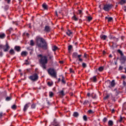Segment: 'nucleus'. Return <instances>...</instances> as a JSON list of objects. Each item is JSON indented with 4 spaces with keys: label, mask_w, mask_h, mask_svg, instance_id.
<instances>
[{
    "label": "nucleus",
    "mask_w": 126,
    "mask_h": 126,
    "mask_svg": "<svg viewBox=\"0 0 126 126\" xmlns=\"http://www.w3.org/2000/svg\"><path fill=\"white\" fill-rule=\"evenodd\" d=\"M111 112L113 114H114V113H115V109H112Z\"/></svg>",
    "instance_id": "nucleus-57"
},
{
    "label": "nucleus",
    "mask_w": 126,
    "mask_h": 126,
    "mask_svg": "<svg viewBox=\"0 0 126 126\" xmlns=\"http://www.w3.org/2000/svg\"><path fill=\"white\" fill-rule=\"evenodd\" d=\"M47 71L50 76L54 77V78H57V71H56L55 69L50 68L48 69Z\"/></svg>",
    "instance_id": "nucleus-3"
},
{
    "label": "nucleus",
    "mask_w": 126,
    "mask_h": 126,
    "mask_svg": "<svg viewBox=\"0 0 126 126\" xmlns=\"http://www.w3.org/2000/svg\"><path fill=\"white\" fill-rule=\"evenodd\" d=\"M123 9H124V10L125 12H126V6H125L124 7Z\"/></svg>",
    "instance_id": "nucleus-55"
},
{
    "label": "nucleus",
    "mask_w": 126,
    "mask_h": 126,
    "mask_svg": "<svg viewBox=\"0 0 126 126\" xmlns=\"http://www.w3.org/2000/svg\"><path fill=\"white\" fill-rule=\"evenodd\" d=\"M0 49H3L4 52H8L9 49H10V46L8 45V42H6L5 45L0 44Z\"/></svg>",
    "instance_id": "nucleus-4"
},
{
    "label": "nucleus",
    "mask_w": 126,
    "mask_h": 126,
    "mask_svg": "<svg viewBox=\"0 0 126 126\" xmlns=\"http://www.w3.org/2000/svg\"><path fill=\"white\" fill-rule=\"evenodd\" d=\"M74 117H75V118H77L79 116V114L78 113V112H74L73 114Z\"/></svg>",
    "instance_id": "nucleus-27"
},
{
    "label": "nucleus",
    "mask_w": 126,
    "mask_h": 126,
    "mask_svg": "<svg viewBox=\"0 0 126 126\" xmlns=\"http://www.w3.org/2000/svg\"><path fill=\"white\" fill-rule=\"evenodd\" d=\"M120 61H122V63H125V62L126 61V57L123 55H121V58H120Z\"/></svg>",
    "instance_id": "nucleus-8"
},
{
    "label": "nucleus",
    "mask_w": 126,
    "mask_h": 126,
    "mask_svg": "<svg viewBox=\"0 0 126 126\" xmlns=\"http://www.w3.org/2000/svg\"><path fill=\"white\" fill-rule=\"evenodd\" d=\"M59 95H61V96H64V92L63 91H61L59 92Z\"/></svg>",
    "instance_id": "nucleus-20"
},
{
    "label": "nucleus",
    "mask_w": 126,
    "mask_h": 126,
    "mask_svg": "<svg viewBox=\"0 0 126 126\" xmlns=\"http://www.w3.org/2000/svg\"><path fill=\"white\" fill-rule=\"evenodd\" d=\"M83 118L84 121H85L86 122L87 121V116H86V115H84Z\"/></svg>",
    "instance_id": "nucleus-38"
},
{
    "label": "nucleus",
    "mask_w": 126,
    "mask_h": 126,
    "mask_svg": "<svg viewBox=\"0 0 126 126\" xmlns=\"http://www.w3.org/2000/svg\"><path fill=\"white\" fill-rule=\"evenodd\" d=\"M78 11L79 14H82V11L81 10H79Z\"/></svg>",
    "instance_id": "nucleus-48"
},
{
    "label": "nucleus",
    "mask_w": 126,
    "mask_h": 126,
    "mask_svg": "<svg viewBox=\"0 0 126 126\" xmlns=\"http://www.w3.org/2000/svg\"><path fill=\"white\" fill-rule=\"evenodd\" d=\"M28 108H29V103L26 104L24 106L23 111L24 112H26L27 111V109H28Z\"/></svg>",
    "instance_id": "nucleus-10"
},
{
    "label": "nucleus",
    "mask_w": 126,
    "mask_h": 126,
    "mask_svg": "<svg viewBox=\"0 0 126 126\" xmlns=\"http://www.w3.org/2000/svg\"><path fill=\"white\" fill-rule=\"evenodd\" d=\"M45 32H50L51 31V27L49 26H46L44 28Z\"/></svg>",
    "instance_id": "nucleus-9"
},
{
    "label": "nucleus",
    "mask_w": 126,
    "mask_h": 126,
    "mask_svg": "<svg viewBox=\"0 0 126 126\" xmlns=\"http://www.w3.org/2000/svg\"><path fill=\"white\" fill-rule=\"evenodd\" d=\"M107 121H108V119H107V118H104L103 119V123H106L107 122Z\"/></svg>",
    "instance_id": "nucleus-42"
},
{
    "label": "nucleus",
    "mask_w": 126,
    "mask_h": 126,
    "mask_svg": "<svg viewBox=\"0 0 126 126\" xmlns=\"http://www.w3.org/2000/svg\"><path fill=\"white\" fill-rule=\"evenodd\" d=\"M109 98H110V94H107L104 97V100H107V99H109Z\"/></svg>",
    "instance_id": "nucleus-35"
},
{
    "label": "nucleus",
    "mask_w": 126,
    "mask_h": 126,
    "mask_svg": "<svg viewBox=\"0 0 126 126\" xmlns=\"http://www.w3.org/2000/svg\"><path fill=\"white\" fill-rule=\"evenodd\" d=\"M87 96H88V97H89V96H90V93H88L87 94Z\"/></svg>",
    "instance_id": "nucleus-58"
},
{
    "label": "nucleus",
    "mask_w": 126,
    "mask_h": 126,
    "mask_svg": "<svg viewBox=\"0 0 126 126\" xmlns=\"http://www.w3.org/2000/svg\"><path fill=\"white\" fill-rule=\"evenodd\" d=\"M31 46H33L35 44L34 43V41L33 40H31L30 42V44Z\"/></svg>",
    "instance_id": "nucleus-30"
},
{
    "label": "nucleus",
    "mask_w": 126,
    "mask_h": 126,
    "mask_svg": "<svg viewBox=\"0 0 126 126\" xmlns=\"http://www.w3.org/2000/svg\"><path fill=\"white\" fill-rule=\"evenodd\" d=\"M60 63H63V61H60Z\"/></svg>",
    "instance_id": "nucleus-59"
},
{
    "label": "nucleus",
    "mask_w": 126,
    "mask_h": 126,
    "mask_svg": "<svg viewBox=\"0 0 126 126\" xmlns=\"http://www.w3.org/2000/svg\"><path fill=\"white\" fill-rule=\"evenodd\" d=\"M100 38L101 39V40H106L108 37L107 35H105L104 34H102L100 36Z\"/></svg>",
    "instance_id": "nucleus-13"
},
{
    "label": "nucleus",
    "mask_w": 126,
    "mask_h": 126,
    "mask_svg": "<svg viewBox=\"0 0 126 126\" xmlns=\"http://www.w3.org/2000/svg\"><path fill=\"white\" fill-rule=\"evenodd\" d=\"M57 50H58V47H57L56 46H54L52 48V51H53L54 52H56Z\"/></svg>",
    "instance_id": "nucleus-28"
},
{
    "label": "nucleus",
    "mask_w": 126,
    "mask_h": 126,
    "mask_svg": "<svg viewBox=\"0 0 126 126\" xmlns=\"http://www.w3.org/2000/svg\"><path fill=\"white\" fill-rule=\"evenodd\" d=\"M112 39H114V40H116V41H118V38H116L115 36L112 37Z\"/></svg>",
    "instance_id": "nucleus-54"
},
{
    "label": "nucleus",
    "mask_w": 126,
    "mask_h": 126,
    "mask_svg": "<svg viewBox=\"0 0 126 126\" xmlns=\"http://www.w3.org/2000/svg\"><path fill=\"white\" fill-rule=\"evenodd\" d=\"M2 56H3V54L2 53V52H0V57H2Z\"/></svg>",
    "instance_id": "nucleus-53"
},
{
    "label": "nucleus",
    "mask_w": 126,
    "mask_h": 126,
    "mask_svg": "<svg viewBox=\"0 0 126 126\" xmlns=\"http://www.w3.org/2000/svg\"><path fill=\"white\" fill-rule=\"evenodd\" d=\"M47 84L49 86H52L53 85V83L51 82H49L47 83Z\"/></svg>",
    "instance_id": "nucleus-40"
},
{
    "label": "nucleus",
    "mask_w": 126,
    "mask_h": 126,
    "mask_svg": "<svg viewBox=\"0 0 126 126\" xmlns=\"http://www.w3.org/2000/svg\"><path fill=\"white\" fill-rule=\"evenodd\" d=\"M88 113H89V114H93V111H92V110H91V109H90V110H89V111H88Z\"/></svg>",
    "instance_id": "nucleus-44"
},
{
    "label": "nucleus",
    "mask_w": 126,
    "mask_h": 126,
    "mask_svg": "<svg viewBox=\"0 0 126 126\" xmlns=\"http://www.w3.org/2000/svg\"><path fill=\"white\" fill-rule=\"evenodd\" d=\"M66 34H67V35L70 36L71 35H72V32L70 31V30H68L67 32H66Z\"/></svg>",
    "instance_id": "nucleus-16"
},
{
    "label": "nucleus",
    "mask_w": 126,
    "mask_h": 126,
    "mask_svg": "<svg viewBox=\"0 0 126 126\" xmlns=\"http://www.w3.org/2000/svg\"><path fill=\"white\" fill-rule=\"evenodd\" d=\"M88 103H89V101L88 100H85L83 103V105H87Z\"/></svg>",
    "instance_id": "nucleus-39"
},
{
    "label": "nucleus",
    "mask_w": 126,
    "mask_h": 126,
    "mask_svg": "<svg viewBox=\"0 0 126 126\" xmlns=\"http://www.w3.org/2000/svg\"><path fill=\"white\" fill-rule=\"evenodd\" d=\"M11 0H5V1H7V3H10Z\"/></svg>",
    "instance_id": "nucleus-51"
},
{
    "label": "nucleus",
    "mask_w": 126,
    "mask_h": 126,
    "mask_svg": "<svg viewBox=\"0 0 126 126\" xmlns=\"http://www.w3.org/2000/svg\"><path fill=\"white\" fill-rule=\"evenodd\" d=\"M9 53L10 55H12L15 54V52H14V50L13 49H10Z\"/></svg>",
    "instance_id": "nucleus-18"
},
{
    "label": "nucleus",
    "mask_w": 126,
    "mask_h": 126,
    "mask_svg": "<svg viewBox=\"0 0 126 126\" xmlns=\"http://www.w3.org/2000/svg\"><path fill=\"white\" fill-rule=\"evenodd\" d=\"M36 46H37L38 48L43 49V50H47V49H48L47 42L43 38L39 37H36Z\"/></svg>",
    "instance_id": "nucleus-1"
},
{
    "label": "nucleus",
    "mask_w": 126,
    "mask_h": 126,
    "mask_svg": "<svg viewBox=\"0 0 126 126\" xmlns=\"http://www.w3.org/2000/svg\"><path fill=\"white\" fill-rule=\"evenodd\" d=\"M48 56L49 57V60H53V56H50V55H48Z\"/></svg>",
    "instance_id": "nucleus-46"
},
{
    "label": "nucleus",
    "mask_w": 126,
    "mask_h": 126,
    "mask_svg": "<svg viewBox=\"0 0 126 126\" xmlns=\"http://www.w3.org/2000/svg\"><path fill=\"white\" fill-rule=\"evenodd\" d=\"M9 8V6L8 5H6L5 6V9H7Z\"/></svg>",
    "instance_id": "nucleus-50"
},
{
    "label": "nucleus",
    "mask_w": 126,
    "mask_h": 126,
    "mask_svg": "<svg viewBox=\"0 0 126 126\" xmlns=\"http://www.w3.org/2000/svg\"><path fill=\"white\" fill-rule=\"evenodd\" d=\"M88 20L89 21H91V20H92V17H90V16H88Z\"/></svg>",
    "instance_id": "nucleus-43"
},
{
    "label": "nucleus",
    "mask_w": 126,
    "mask_h": 126,
    "mask_svg": "<svg viewBox=\"0 0 126 126\" xmlns=\"http://www.w3.org/2000/svg\"><path fill=\"white\" fill-rule=\"evenodd\" d=\"M81 57H82V55H78V58H79V62H82L83 61V60H82V59L80 58H81Z\"/></svg>",
    "instance_id": "nucleus-23"
},
{
    "label": "nucleus",
    "mask_w": 126,
    "mask_h": 126,
    "mask_svg": "<svg viewBox=\"0 0 126 126\" xmlns=\"http://www.w3.org/2000/svg\"><path fill=\"white\" fill-rule=\"evenodd\" d=\"M4 115V114L2 112L0 113V119H1L2 117V116Z\"/></svg>",
    "instance_id": "nucleus-41"
},
{
    "label": "nucleus",
    "mask_w": 126,
    "mask_h": 126,
    "mask_svg": "<svg viewBox=\"0 0 126 126\" xmlns=\"http://www.w3.org/2000/svg\"><path fill=\"white\" fill-rule=\"evenodd\" d=\"M42 7H43V8H44V9H47L48 8V5L47 4H46L45 3H44L42 4Z\"/></svg>",
    "instance_id": "nucleus-21"
},
{
    "label": "nucleus",
    "mask_w": 126,
    "mask_h": 126,
    "mask_svg": "<svg viewBox=\"0 0 126 126\" xmlns=\"http://www.w3.org/2000/svg\"><path fill=\"white\" fill-rule=\"evenodd\" d=\"M16 108H17V106L15 104H14L11 106V108L13 110H16Z\"/></svg>",
    "instance_id": "nucleus-29"
},
{
    "label": "nucleus",
    "mask_w": 126,
    "mask_h": 126,
    "mask_svg": "<svg viewBox=\"0 0 126 126\" xmlns=\"http://www.w3.org/2000/svg\"><path fill=\"white\" fill-rule=\"evenodd\" d=\"M113 4H105L103 6V10L105 11H110L111 9L113 8Z\"/></svg>",
    "instance_id": "nucleus-5"
},
{
    "label": "nucleus",
    "mask_w": 126,
    "mask_h": 126,
    "mask_svg": "<svg viewBox=\"0 0 126 126\" xmlns=\"http://www.w3.org/2000/svg\"><path fill=\"white\" fill-rule=\"evenodd\" d=\"M69 70L70 72H71V73H73V72H74V71H73V69H72V68H70Z\"/></svg>",
    "instance_id": "nucleus-47"
},
{
    "label": "nucleus",
    "mask_w": 126,
    "mask_h": 126,
    "mask_svg": "<svg viewBox=\"0 0 126 126\" xmlns=\"http://www.w3.org/2000/svg\"><path fill=\"white\" fill-rule=\"evenodd\" d=\"M39 58V62L40 63L41 66L43 68V69H46L47 67L46 64L48 63V58L46 56H43V55L40 54L37 56Z\"/></svg>",
    "instance_id": "nucleus-2"
},
{
    "label": "nucleus",
    "mask_w": 126,
    "mask_h": 126,
    "mask_svg": "<svg viewBox=\"0 0 126 126\" xmlns=\"http://www.w3.org/2000/svg\"><path fill=\"white\" fill-rule=\"evenodd\" d=\"M82 66H83V67H86V66H87V65H86V63H82Z\"/></svg>",
    "instance_id": "nucleus-45"
},
{
    "label": "nucleus",
    "mask_w": 126,
    "mask_h": 126,
    "mask_svg": "<svg viewBox=\"0 0 126 126\" xmlns=\"http://www.w3.org/2000/svg\"><path fill=\"white\" fill-rule=\"evenodd\" d=\"M53 96H54V93L52 92H49V96L50 97V98H52Z\"/></svg>",
    "instance_id": "nucleus-33"
},
{
    "label": "nucleus",
    "mask_w": 126,
    "mask_h": 126,
    "mask_svg": "<svg viewBox=\"0 0 126 126\" xmlns=\"http://www.w3.org/2000/svg\"><path fill=\"white\" fill-rule=\"evenodd\" d=\"M84 57V58H87V54H86V53H85Z\"/></svg>",
    "instance_id": "nucleus-56"
},
{
    "label": "nucleus",
    "mask_w": 126,
    "mask_h": 126,
    "mask_svg": "<svg viewBox=\"0 0 126 126\" xmlns=\"http://www.w3.org/2000/svg\"><path fill=\"white\" fill-rule=\"evenodd\" d=\"M19 1V3H20V2H21V1H22V0H18Z\"/></svg>",
    "instance_id": "nucleus-61"
},
{
    "label": "nucleus",
    "mask_w": 126,
    "mask_h": 126,
    "mask_svg": "<svg viewBox=\"0 0 126 126\" xmlns=\"http://www.w3.org/2000/svg\"><path fill=\"white\" fill-rule=\"evenodd\" d=\"M12 98V96L11 95H10L9 96H7V97H6L5 100L6 101H10Z\"/></svg>",
    "instance_id": "nucleus-19"
},
{
    "label": "nucleus",
    "mask_w": 126,
    "mask_h": 126,
    "mask_svg": "<svg viewBox=\"0 0 126 126\" xmlns=\"http://www.w3.org/2000/svg\"><path fill=\"white\" fill-rule=\"evenodd\" d=\"M29 78L32 80V81H37V80H38V78H39V76H38V74L35 73L32 75L30 76Z\"/></svg>",
    "instance_id": "nucleus-6"
},
{
    "label": "nucleus",
    "mask_w": 126,
    "mask_h": 126,
    "mask_svg": "<svg viewBox=\"0 0 126 126\" xmlns=\"http://www.w3.org/2000/svg\"><path fill=\"white\" fill-rule=\"evenodd\" d=\"M105 19L107 20L108 22H111V21H112V20H113V18L105 17Z\"/></svg>",
    "instance_id": "nucleus-17"
},
{
    "label": "nucleus",
    "mask_w": 126,
    "mask_h": 126,
    "mask_svg": "<svg viewBox=\"0 0 126 126\" xmlns=\"http://www.w3.org/2000/svg\"><path fill=\"white\" fill-rule=\"evenodd\" d=\"M119 70H123V67L122 66H120L119 68Z\"/></svg>",
    "instance_id": "nucleus-49"
},
{
    "label": "nucleus",
    "mask_w": 126,
    "mask_h": 126,
    "mask_svg": "<svg viewBox=\"0 0 126 126\" xmlns=\"http://www.w3.org/2000/svg\"><path fill=\"white\" fill-rule=\"evenodd\" d=\"M79 55H78V54H77V53L74 52V53H73V54H72V58H75V59H76V58H78Z\"/></svg>",
    "instance_id": "nucleus-14"
},
{
    "label": "nucleus",
    "mask_w": 126,
    "mask_h": 126,
    "mask_svg": "<svg viewBox=\"0 0 126 126\" xmlns=\"http://www.w3.org/2000/svg\"><path fill=\"white\" fill-rule=\"evenodd\" d=\"M31 108H32V109H35V108H36V104L33 103V104H32Z\"/></svg>",
    "instance_id": "nucleus-34"
},
{
    "label": "nucleus",
    "mask_w": 126,
    "mask_h": 126,
    "mask_svg": "<svg viewBox=\"0 0 126 126\" xmlns=\"http://www.w3.org/2000/svg\"><path fill=\"white\" fill-rule=\"evenodd\" d=\"M117 52H118L119 54H120L121 56H123V55H124V53H123V52H122L121 50H120V49L118 50H117Z\"/></svg>",
    "instance_id": "nucleus-31"
},
{
    "label": "nucleus",
    "mask_w": 126,
    "mask_h": 126,
    "mask_svg": "<svg viewBox=\"0 0 126 126\" xmlns=\"http://www.w3.org/2000/svg\"><path fill=\"white\" fill-rule=\"evenodd\" d=\"M26 35H27V36H29V33H26Z\"/></svg>",
    "instance_id": "nucleus-62"
},
{
    "label": "nucleus",
    "mask_w": 126,
    "mask_h": 126,
    "mask_svg": "<svg viewBox=\"0 0 126 126\" xmlns=\"http://www.w3.org/2000/svg\"><path fill=\"white\" fill-rule=\"evenodd\" d=\"M71 49H72V45H69L68 47V51H71Z\"/></svg>",
    "instance_id": "nucleus-37"
},
{
    "label": "nucleus",
    "mask_w": 126,
    "mask_h": 126,
    "mask_svg": "<svg viewBox=\"0 0 126 126\" xmlns=\"http://www.w3.org/2000/svg\"><path fill=\"white\" fill-rule=\"evenodd\" d=\"M108 125H109V126H112L114 125V123H113V121L112 120H110L108 122Z\"/></svg>",
    "instance_id": "nucleus-26"
},
{
    "label": "nucleus",
    "mask_w": 126,
    "mask_h": 126,
    "mask_svg": "<svg viewBox=\"0 0 126 126\" xmlns=\"http://www.w3.org/2000/svg\"><path fill=\"white\" fill-rule=\"evenodd\" d=\"M99 71H103L104 70V67L103 66H100L98 68Z\"/></svg>",
    "instance_id": "nucleus-32"
},
{
    "label": "nucleus",
    "mask_w": 126,
    "mask_h": 126,
    "mask_svg": "<svg viewBox=\"0 0 126 126\" xmlns=\"http://www.w3.org/2000/svg\"><path fill=\"white\" fill-rule=\"evenodd\" d=\"M91 81L93 82H96L97 81V78H96V76H94L93 78H91Z\"/></svg>",
    "instance_id": "nucleus-15"
},
{
    "label": "nucleus",
    "mask_w": 126,
    "mask_h": 126,
    "mask_svg": "<svg viewBox=\"0 0 126 126\" xmlns=\"http://www.w3.org/2000/svg\"><path fill=\"white\" fill-rule=\"evenodd\" d=\"M123 121V117H121V116H120V120H119V122H122Z\"/></svg>",
    "instance_id": "nucleus-52"
},
{
    "label": "nucleus",
    "mask_w": 126,
    "mask_h": 126,
    "mask_svg": "<svg viewBox=\"0 0 126 126\" xmlns=\"http://www.w3.org/2000/svg\"><path fill=\"white\" fill-rule=\"evenodd\" d=\"M4 37H5V34H4V33H0V38H1V39H3V38H4Z\"/></svg>",
    "instance_id": "nucleus-24"
},
{
    "label": "nucleus",
    "mask_w": 126,
    "mask_h": 126,
    "mask_svg": "<svg viewBox=\"0 0 126 126\" xmlns=\"http://www.w3.org/2000/svg\"><path fill=\"white\" fill-rule=\"evenodd\" d=\"M72 19H73V20H74L75 21H77V20H78V19L76 18V16L75 15H74L72 17Z\"/></svg>",
    "instance_id": "nucleus-25"
},
{
    "label": "nucleus",
    "mask_w": 126,
    "mask_h": 126,
    "mask_svg": "<svg viewBox=\"0 0 126 126\" xmlns=\"http://www.w3.org/2000/svg\"><path fill=\"white\" fill-rule=\"evenodd\" d=\"M109 58H112V55L110 54V55H109Z\"/></svg>",
    "instance_id": "nucleus-63"
},
{
    "label": "nucleus",
    "mask_w": 126,
    "mask_h": 126,
    "mask_svg": "<svg viewBox=\"0 0 126 126\" xmlns=\"http://www.w3.org/2000/svg\"><path fill=\"white\" fill-rule=\"evenodd\" d=\"M55 126H60V125L59 124H57V125H56Z\"/></svg>",
    "instance_id": "nucleus-64"
},
{
    "label": "nucleus",
    "mask_w": 126,
    "mask_h": 126,
    "mask_svg": "<svg viewBox=\"0 0 126 126\" xmlns=\"http://www.w3.org/2000/svg\"><path fill=\"white\" fill-rule=\"evenodd\" d=\"M126 0H121L119 2L120 4L123 5L124 4V3H126Z\"/></svg>",
    "instance_id": "nucleus-22"
},
{
    "label": "nucleus",
    "mask_w": 126,
    "mask_h": 126,
    "mask_svg": "<svg viewBox=\"0 0 126 126\" xmlns=\"http://www.w3.org/2000/svg\"><path fill=\"white\" fill-rule=\"evenodd\" d=\"M122 78H126V76H122Z\"/></svg>",
    "instance_id": "nucleus-60"
},
{
    "label": "nucleus",
    "mask_w": 126,
    "mask_h": 126,
    "mask_svg": "<svg viewBox=\"0 0 126 126\" xmlns=\"http://www.w3.org/2000/svg\"><path fill=\"white\" fill-rule=\"evenodd\" d=\"M106 83H110V85L108 86L109 88H111V87H115V86L116 85L115 80H112L111 82H110V80H108L106 81Z\"/></svg>",
    "instance_id": "nucleus-7"
},
{
    "label": "nucleus",
    "mask_w": 126,
    "mask_h": 126,
    "mask_svg": "<svg viewBox=\"0 0 126 126\" xmlns=\"http://www.w3.org/2000/svg\"><path fill=\"white\" fill-rule=\"evenodd\" d=\"M28 55V52L27 51H23L21 53V56H22V57H26V56H27Z\"/></svg>",
    "instance_id": "nucleus-12"
},
{
    "label": "nucleus",
    "mask_w": 126,
    "mask_h": 126,
    "mask_svg": "<svg viewBox=\"0 0 126 126\" xmlns=\"http://www.w3.org/2000/svg\"><path fill=\"white\" fill-rule=\"evenodd\" d=\"M62 83H63V84H65V81H64V78H63V76H62Z\"/></svg>",
    "instance_id": "nucleus-36"
},
{
    "label": "nucleus",
    "mask_w": 126,
    "mask_h": 126,
    "mask_svg": "<svg viewBox=\"0 0 126 126\" xmlns=\"http://www.w3.org/2000/svg\"><path fill=\"white\" fill-rule=\"evenodd\" d=\"M14 49L15 50V51H17V52H20V51L21 50V48L20 47V46H16L14 47Z\"/></svg>",
    "instance_id": "nucleus-11"
}]
</instances>
